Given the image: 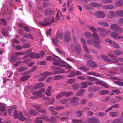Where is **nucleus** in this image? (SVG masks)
<instances>
[{"label":"nucleus","instance_id":"c03bdc74","mask_svg":"<svg viewBox=\"0 0 123 123\" xmlns=\"http://www.w3.org/2000/svg\"><path fill=\"white\" fill-rule=\"evenodd\" d=\"M87 79L90 81H94L96 80H99L96 78L91 76H89L87 78Z\"/></svg>","mask_w":123,"mask_h":123},{"label":"nucleus","instance_id":"4468645a","mask_svg":"<svg viewBox=\"0 0 123 123\" xmlns=\"http://www.w3.org/2000/svg\"><path fill=\"white\" fill-rule=\"evenodd\" d=\"M85 92L84 89H81L76 93V95L78 96H83Z\"/></svg>","mask_w":123,"mask_h":123},{"label":"nucleus","instance_id":"9b49d317","mask_svg":"<svg viewBox=\"0 0 123 123\" xmlns=\"http://www.w3.org/2000/svg\"><path fill=\"white\" fill-rule=\"evenodd\" d=\"M65 35L64 39L65 41L67 42H69L70 40V37L69 32L68 31L66 32L65 33Z\"/></svg>","mask_w":123,"mask_h":123},{"label":"nucleus","instance_id":"7c9ffc66","mask_svg":"<svg viewBox=\"0 0 123 123\" xmlns=\"http://www.w3.org/2000/svg\"><path fill=\"white\" fill-rule=\"evenodd\" d=\"M72 86L73 90H76L79 88V85L78 83H76L73 84Z\"/></svg>","mask_w":123,"mask_h":123},{"label":"nucleus","instance_id":"49530a36","mask_svg":"<svg viewBox=\"0 0 123 123\" xmlns=\"http://www.w3.org/2000/svg\"><path fill=\"white\" fill-rule=\"evenodd\" d=\"M97 31L99 32H101L103 33H105L106 32V30L104 29L101 28L100 27H98L97 28Z\"/></svg>","mask_w":123,"mask_h":123},{"label":"nucleus","instance_id":"4be33fe9","mask_svg":"<svg viewBox=\"0 0 123 123\" xmlns=\"http://www.w3.org/2000/svg\"><path fill=\"white\" fill-rule=\"evenodd\" d=\"M65 78L64 76H61L59 75H57L55 76L54 77V80H59L63 79Z\"/></svg>","mask_w":123,"mask_h":123},{"label":"nucleus","instance_id":"f704fd0d","mask_svg":"<svg viewBox=\"0 0 123 123\" xmlns=\"http://www.w3.org/2000/svg\"><path fill=\"white\" fill-rule=\"evenodd\" d=\"M109 93V91L103 90L99 92V93L101 95L107 94H108Z\"/></svg>","mask_w":123,"mask_h":123},{"label":"nucleus","instance_id":"9d476101","mask_svg":"<svg viewBox=\"0 0 123 123\" xmlns=\"http://www.w3.org/2000/svg\"><path fill=\"white\" fill-rule=\"evenodd\" d=\"M44 13L46 16L50 17L52 15L53 12L52 11L49 9H47L44 11Z\"/></svg>","mask_w":123,"mask_h":123},{"label":"nucleus","instance_id":"a18cd8bd","mask_svg":"<svg viewBox=\"0 0 123 123\" xmlns=\"http://www.w3.org/2000/svg\"><path fill=\"white\" fill-rule=\"evenodd\" d=\"M11 59L12 62H14L18 60V57L17 56H13L12 57Z\"/></svg>","mask_w":123,"mask_h":123},{"label":"nucleus","instance_id":"8fccbe9b","mask_svg":"<svg viewBox=\"0 0 123 123\" xmlns=\"http://www.w3.org/2000/svg\"><path fill=\"white\" fill-rule=\"evenodd\" d=\"M87 83L85 82H82L81 83V88H86L87 87Z\"/></svg>","mask_w":123,"mask_h":123},{"label":"nucleus","instance_id":"a878e982","mask_svg":"<svg viewBox=\"0 0 123 123\" xmlns=\"http://www.w3.org/2000/svg\"><path fill=\"white\" fill-rule=\"evenodd\" d=\"M44 86V84L42 83H38L35 85L34 86V88L36 89H38L39 88L43 87Z\"/></svg>","mask_w":123,"mask_h":123},{"label":"nucleus","instance_id":"e2e57ef3","mask_svg":"<svg viewBox=\"0 0 123 123\" xmlns=\"http://www.w3.org/2000/svg\"><path fill=\"white\" fill-rule=\"evenodd\" d=\"M68 102V100L66 99H63L60 100L59 101V102L60 103L64 104L67 103Z\"/></svg>","mask_w":123,"mask_h":123},{"label":"nucleus","instance_id":"5701e85b","mask_svg":"<svg viewBox=\"0 0 123 123\" xmlns=\"http://www.w3.org/2000/svg\"><path fill=\"white\" fill-rule=\"evenodd\" d=\"M53 74L52 73L49 72H46L43 73L42 74H40L41 76L42 77H46L49 75L51 74Z\"/></svg>","mask_w":123,"mask_h":123},{"label":"nucleus","instance_id":"0eeeda50","mask_svg":"<svg viewBox=\"0 0 123 123\" xmlns=\"http://www.w3.org/2000/svg\"><path fill=\"white\" fill-rule=\"evenodd\" d=\"M5 107L2 105H0V114L1 115H6L7 112L5 109Z\"/></svg>","mask_w":123,"mask_h":123},{"label":"nucleus","instance_id":"c85d7f7f","mask_svg":"<svg viewBox=\"0 0 123 123\" xmlns=\"http://www.w3.org/2000/svg\"><path fill=\"white\" fill-rule=\"evenodd\" d=\"M115 14V12L113 11H110L109 12L108 17L110 18H113Z\"/></svg>","mask_w":123,"mask_h":123},{"label":"nucleus","instance_id":"603ef678","mask_svg":"<svg viewBox=\"0 0 123 123\" xmlns=\"http://www.w3.org/2000/svg\"><path fill=\"white\" fill-rule=\"evenodd\" d=\"M112 45L116 49H119L120 48L119 45L116 42H114Z\"/></svg>","mask_w":123,"mask_h":123},{"label":"nucleus","instance_id":"39448f33","mask_svg":"<svg viewBox=\"0 0 123 123\" xmlns=\"http://www.w3.org/2000/svg\"><path fill=\"white\" fill-rule=\"evenodd\" d=\"M79 100L78 98L74 97L71 98L70 100V102L72 105L74 106H77L78 105V101Z\"/></svg>","mask_w":123,"mask_h":123},{"label":"nucleus","instance_id":"ddd939ff","mask_svg":"<svg viewBox=\"0 0 123 123\" xmlns=\"http://www.w3.org/2000/svg\"><path fill=\"white\" fill-rule=\"evenodd\" d=\"M101 41L100 40L99 41H94V44L93 45L95 47L97 48L100 49L102 47V46L100 43Z\"/></svg>","mask_w":123,"mask_h":123},{"label":"nucleus","instance_id":"f3484780","mask_svg":"<svg viewBox=\"0 0 123 123\" xmlns=\"http://www.w3.org/2000/svg\"><path fill=\"white\" fill-rule=\"evenodd\" d=\"M87 74L89 75H93L97 77H101L102 76L101 74L92 71L87 72Z\"/></svg>","mask_w":123,"mask_h":123},{"label":"nucleus","instance_id":"6ab92c4d","mask_svg":"<svg viewBox=\"0 0 123 123\" xmlns=\"http://www.w3.org/2000/svg\"><path fill=\"white\" fill-rule=\"evenodd\" d=\"M114 7V6L111 5H102V7L104 9L110 10L113 9Z\"/></svg>","mask_w":123,"mask_h":123},{"label":"nucleus","instance_id":"c9c22d12","mask_svg":"<svg viewBox=\"0 0 123 123\" xmlns=\"http://www.w3.org/2000/svg\"><path fill=\"white\" fill-rule=\"evenodd\" d=\"M42 119L41 117H37L35 120V122L37 123H42L43 122V121L41 119Z\"/></svg>","mask_w":123,"mask_h":123},{"label":"nucleus","instance_id":"3c124183","mask_svg":"<svg viewBox=\"0 0 123 123\" xmlns=\"http://www.w3.org/2000/svg\"><path fill=\"white\" fill-rule=\"evenodd\" d=\"M114 83L121 86H123V82L120 81H114Z\"/></svg>","mask_w":123,"mask_h":123},{"label":"nucleus","instance_id":"2eb2a0df","mask_svg":"<svg viewBox=\"0 0 123 123\" xmlns=\"http://www.w3.org/2000/svg\"><path fill=\"white\" fill-rule=\"evenodd\" d=\"M87 65L88 66L92 68H94L96 67L97 64L94 62L92 61H88L87 62Z\"/></svg>","mask_w":123,"mask_h":123},{"label":"nucleus","instance_id":"423d86ee","mask_svg":"<svg viewBox=\"0 0 123 123\" xmlns=\"http://www.w3.org/2000/svg\"><path fill=\"white\" fill-rule=\"evenodd\" d=\"M100 122L99 120L94 117H92L88 120V123H99Z\"/></svg>","mask_w":123,"mask_h":123},{"label":"nucleus","instance_id":"de8ad7c7","mask_svg":"<svg viewBox=\"0 0 123 123\" xmlns=\"http://www.w3.org/2000/svg\"><path fill=\"white\" fill-rule=\"evenodd\" d=\"M34 107L35 109V110L37 111H40L41 109V106L40 105H34L33 106Z\"/></svg>","mask_w":123,"mask_h":123},{"label":"nucleus","instance_id":"ea45409f","mask_svg":"<svg viewBox=\"0 0 123 123\" xmlns=\"http://www.w3.org/2000/svg\"><path fill=\"white\" fill-rule=\"evenodd\" d=\"M34 54L32 52H30L25 55V57H30L33 58L34 57Z\"/></svg>","mask_w":123,"mask_h":123},{"label":"nucleus","instance_id":"393cba45","mask_svg":"<svg viewBox=\"0 0 123 123\" xmlns=\"http://www.w3.org/2000/svg\"><path fill=\"white\" fill-rule=\"evenodd\" d=\"M119 27L118 25L116 24H113L110 25V28L111 29L114 30L115 31Z\"/></svg>","mask_w":123,"mask_h":123},{"label":"nucleus","instance_id":"c756f323","mask_svg":"<svg viewBox=\"0 0 123 123\" xmlns=\"http://www.w3.org/2000/svg\"><path fill=\"white\" fill-rule=\"evenodd\" d=\"M30 114L34 116L37 115L38 114V113L35 110L31 109L29 111Z\"/></svg>","mask_w":123,"mask_h":123},{"label":"nucleus","instance_id":"37998d69","mask_svg":"<svg viewBox=\"0 0 123 123\" xmlns=\"http://www.w3.org/2000/svg\"><path fill=\"white\" fill-rule=\"evenodd\" d=\"M116 5L118 6H121L123 4V1L122 0H119L117 1L116 4Z\"/></svg>","mask_w":123,"mask_h":123},{"label":"nucleus","instance_id":"6e6552de","mask_svg":"<svg viewBox=\"0 0 123 123\" xmlns=\"http://www.w3.org/2000/svg\"><path fill=\"white\" fill-rule=\"evenodd\" d=\"M96 17L98 18H103L105 16V14L102 11H98L95 13Z\"/></svg>","mask_w":123,"mask_h":123},{"label":"nucleus","instance_id":"a19ab883","mask_svg":"<svg viewBox=\"0 0 123 123\" xmlns=\"http://www.w3.org/2000/svg\"><path fill=\"white\" fill-rule=\"evenodd\" d=\"M83 47L86 53H89V50L87 47V45H83Z\"/></svg>","mask_w":123,"mask_h":123},{"label":"nucleus","instance_id":"58836bf2","mask_svg":"<svg viewBox=\"0 0 123 123\" xmlns=\"http://www.w3.org/2000/svg\"><path fill=\"white\" fill-rule=\"evenodd\" d=\"M115 31L118 35L122 33L123 32V30L122 29L119 27Z\"/></svg>","mask_w":123,"mask_h":123},{"label":"nucleus","instance_id":"bb28decb","mask_svg":"<svg viewBox=\"0 0 123 123\" xmlns=\"http://www.w3.org/2000/svg\"><path fill=\"white\" fill-rule=\"evenodd\" d=\"M30 77L29 75H24L21 77L20 80L21 81H24L28 79Z\"/></svg>","mask_w":123,"mask_h":123},{"label":"nucleus","instance_id":"bf43d9fd","mask_svg":"<svg viewBox=\"0 0 123 123\" xmlns=\"http://www.w3.org/2000/svg\"><path fill=\"white\" fill-rule=\"evenodd\" d=\"M75 113L77 117H80L82 115V113H81V111L77 110L75 112Z\"/></svg>","mask_w":123,"mask_h":123},{"label":"nucleus","instance_id":"f8f14e48","mask_svg":"<svg viewBox=\"0 0 123 123\" xmlns=\"http://www.w3.org/2000/svg\"><path fill=\"white\" fill-rule=\"evenodd\" d=\"M111 36L113 37L114 39L118 40L121 39L122 36H120L117 33L113 32L111 34Z\"/></svg>","mask_w":123,"mask_h":123},{"label":"nucleus","instance_id":"dca6fc26","mask_svg":"<svg viewBox=\"0 0 123 123\" xmlns=\"http://www.w3.org/2000/svg\"><path fill=\"white\" fill-rule=\"evenodd\" d=\"M90 5L94 7L99 8L102 7V4L100 3H98L97 2L91 3H90Z\"/></svg>","mask_w":123,"mask_h":123},{"label":"nucleus","instance_id":"5fc2aeb1","mask_svg":"<svg viewBox=\"0 0 123 123\" xmlns=\"http://www.w3.org/2000/svg\"><path fill=\"white\" fill-rule=\"evenodd\" d=\"M75 71H73L72 72L70 73V74L68 75L67 76L68 77H71L76 76Z\"/></svg>","mask_w":123,"mask_h":123},{"label":"nucleus","instance_id":"0e129e2a","mask_svg":"<svg viewBox=\"0 0 123 123\" xmlns=\"http://www.w3.org/2000/svg\"><path fill=\"white\" fill-rule=\"evenodd\" d=\"M122 121V120L121 118L116 119L113 121L114 123H118Z\"/></svg>","mask_w":123,"mask_h":123},{"label":"nucleus","instance_id":"473e14b6","mask_svg":"<svg viewBox=\"0 0 123 123\" xmlns=\"http://www.w3.org/2000/svg\"><path fill=\"white\" fill-rule=\"evenodd\" d=\"M42 93L38 91H36L33 92L32 93V94L33 95L36 96L37 97H40Z\"/></svg>","mask_w":123,"mask_h":123},{"label":"nucleus","instance_id":"69168bd1","mask_svg":"<svg viewBox=\"0 0 123 123\" xmlns=\"http://www.w3.org/2000/svg\"><path fill=\"white\" fill-rule=\"evenodd\" d=\"M31 46L29 43H25L23 45V47L24 48H29Z\"/></svg>","mask_w":123,"mask_h":123},{"label":"nucleus","instance_id":"13d9d810","mask_svg":"<svg viewBox=\"0 0 123 123\" xmlns=\"http://www.w3.org/2000/svg\"><path fill=\"white\" fill-rule=\"evenodd\" d=\"M87 100L85 99H82L80 101V104L81 105H84L86 104Z\"/></svg>","mask_w":123,"mask_h":123},{"label":"nucleus","instance_id":"1a4fd4ad","mask_svg":"<svg viewBox=\"0 0 123 123\" xmlns=\"http://www.w3.org/2000/svg\"><path fill=\"white\" fill-rule=\"evenodd\" d=\"M100 90V89L98 87L93 86L89 88L88 89V91L89 92H96L99 91Z\"/></svg>","mask_w":123,"mask_h":123},{"label":"nucleus","instance_id":"4c0bfd02","mask_svg":"<svg viewBox=\"0 0 123 123\" xmlns=\"http://www.w3.org/2000/svg\"><path fill=\"white\" fill-rule=\"evenodd\" d=\"M53 43L56 46L58 47L57 44L58 43V41L57 38H52V40Z\"/></svg>","mask_w":123,"mask_h":123},{"label":"nucleus","instance_id":"774afa93","mask_svg":"<svg viewBox=\"0 0 123 123\" xmlns=\"http://www.w3.org/2000/svg\"><path fill=\"white\" fill-rule=\"evenodd\" d=\"M84 34L85 36L87 38H89L91 37V34L89 32H86Z\"/></svg>","mask_w":123,"mask_h":123},{"label":"nucleus","instance_id":"a211bd4d","mask_svg":"<svg viewBox=\"0 0 123 123\" xmlns=\"http://www.w3.org/2000/svg\"><path fill=\"white\" fill-rule=\"evenodd\" d=\"M63 33L62 31H58L56 34V37L59 38L61 39L63 38Z\"/></svg>","mask_w":123,"mask_h":123},{"label":"nucleus","instance_id":"79ce46f5","mask_svg":"<svg viewBox=\"0 0 123 123\" xmlns=\"http://www.w3.org/2000/svg\"><path fill=\"white\" fill-rule=\"evenodd\" d=\"M2 33L4 36L7 37L8 35V33L7 32L5 29L3 28L2 30Z\"/></svg>","mask_w":123,"mask_h":123},{"label":"nucleus","instance_id":"b1692460","mask_svg":"<svg viewBox=\"0 0 123 123\" xmlns=\"http://www.w3.org/2000/svg\"><path fill=\"white\" fill-rule=\"evenodd\" d=\"M28 69V67H21L17 69L18 71L19 72L24 71Z\"/></svg>","mask_w":123,"mask_h":123},{"label":"nucleus","instance_id":"412c9836","mask_svg":"<svg viewBox=\"0 0 123 123\" xmlns=\"http://www.w3.org/2000/svg\"><path fill=\"white\" fill-rule=\"evenodd\" d=\"M92 37L95 41H99L100 38L97 34L96 33H93L92 34Z\"/></svg>","mask_w":123,"mask_h":123},{"label":"nucleus","instance_id":"052dcab7","mask_svg":"<svg viewBox=\"0 0 123 123\" xmlns=\"http://www.w3.org/2000/svg\"><path fill=\"white\" fill-rule=\"evenodd\" d=\"M46 64V62L45 61H41L40 62H39L37 63L38 65L40 64L41 65H45Z\"/></svg>","mask_w":123,"mask_h":123},{"label":"nucleus","instance_id":"7ed1b4c3","mask_svg":"<svg viewBox=\"0 0 123 123\" xmlns=\"http://www.w3.org/2000/svg\"><path fill=\"white\" fill-rule=\"evenodd\" d=\"M71 48L72 50H73L74 48H75L76 52L78 54H80L81 52V46L80 45L78 44L75 45L72 44L71 45Z\"/></svg>","mask_w":123,"mask_h":123},{"label":"nucleus","instance_id":"680f3d73","mask_svg":"<svg viewBox=\"0 0 123 123\" xmlns=\"http://www.w3.org/2000/svg\"><path fill=\"white\" fill-rule=\"evenodd\" d=\"M112 0H103V3L104 4L111 3L112 2Z\"/></svg>","mask_w":123,"mask_h":123},{"label":"nucleus","instance_id":"20e7f679","mask_svg":"<svg viewBox=\"0 0 123 123\" xmlns=\"http://www.w3.org/2000/svg\"><path fill=\"white\" fill-rule=\"evenodd\" d=\"M16 118H18L19 120L22 121L25 120L26 118L24 117L21 111L18 112V116ZM27 120L30 121L31 120V119L29 118H27L26 119Z\"/></svg>","mask_w":123,"mask_h":123},{"label":"nucleus","instance_id":"09e8293b","mask_svg":"<svg viewBox=\"0 0 123 123\" xmlns=\"http://www.w3.org/2000/svg\"><path fill=\"white\" fill-rule=\"evenodd\" d=\"M85 8L87 10H90L92 9V8L90 5L87 4H85L84 5Z\"/></svg>","mask_w":123,"mask_h":123},{"label":"nucleus","instance_id":"f03ea898","mask_svg":"<svg viewBox=\"0 0 123 123\" xmlns=\"http://www.w3.org/2000/svg\"><path fill=\"white\" fill-rule=\"evenodd\" d=\"M41 25L44 26H46L49 24H51V20L49 18H45L43 22H40Z\"/></svg>","mask_w":123,"mask_h":123},{"label":"nucleus","instance_id":"cd10ccee","mask_svg":"<svg viewBox=\"0 0 123 123\" xmlns=\"http://www.w3.org/2000/svg\"><path fill=\"white\" fill-rule=\"evenodd\" d=\"M109 115L111 117H114L118 116L119 113L117 112L112 111L110 113Z\"/></svg>","mask_w":123,"mask_h":123},{"label":"nucleus","instance_id":"aec40b11","mask_svg":"<svg viewBox=\"0 0 123 123\" xmlns=\"http://www.w3.org/2000/svg\"><path fill=\"white\" fill-rule=\"evenodd\" d=\"M116 15L118 16L122 17L123 16V10H119L115 12Z\"/></svg>","mask_w":123,"mask_h":123},{"label":"nucleus","instance_id":"2f4dec72","mask_svg":"<svg viewBox=\"0 0 123 123\" xmlns=\"http://www.w3.org/2000/svg\"><path fill=\"white\" fill-rule=\"evenodd\" d=\"M98 23L100 25L105 27H108L109 25L108 23L106 22L100 21L98 22Z\"/></svg>","mask_w":123,"mask_h":123},{"label":"nucleus","instance_id":"f257e3e1","mask_svg":"<svg viewBox=\"0 0 123 123\" xmlns=\"http://www.w3.org/2000/svg\"><path fill=\"white\" fill-rule=\"evenodd\" d=\"M107 55L113 58V59L111 60L107 56L104 55H102L101 56L102 58L107 62H110L111 63L115 64L118 63L120 62H123V58H122L119 57L117 59L116 55L110 54H107Z\"/></svg>","mask_w":123,"mask_h":123},{"label":"nucleus","instance_id":"864d4df0","mask_svg":"<svg viewBox=\"0 0 123 123\" xmlns=\"http://www.w3.org/2000/svg\"><path fill=\"white\" fill-rule=\"evenodd\" d=\"M114 53L115 55H122V51L120 50H115L114 51Z\"/></svg>","mask_w":123,"mask_h":123},{"label":"nucleus","instance_id":"4d7b16f0","mask_svg":"<svg viewBox=\"0 0 123 123\" xmlns=\"http://www.w3.org/2000/svg\"><path fill=\"white\" fill-rule=\"evenodd\" d=\"M106 113H104L103 112H99L98 113V116L101 117L105 116L106 114Z\"/></svg>","mask_w":123,"mask_h":123},{"label":"nucleus","instance_id":"338daca9","mask_svg":"<svg viewBox=\"0 0 123 123\" xmlns=\"http://www.w3.org/2000/svg\"><path fill=\"white\" fill-rule=\"evenodd\" d=\"M1 22L3 24V26L7 25V22L6 20L4 18H2L1 19Z\"/></svg>","mask_w":123,"mask_h":123},{"label":"nucleus","instance_id":"72a5a7b5","mask_svg":"<svg viewBox=\"0 0 123 123\" xmlns=\"http://www.w3.org/2000/svg\"><path fill=\"white\" fill-rule=\"evenodd\" d=\"M79 69L82 70L84 72H86L89 71V69L88 68L85 67H80Z\"/></svg>","mask_w":123,"mask_h":123},{"label":"nucleus","instance_id":"e433bc0d","mask_svg":"<svg viewBox=\"0 0 123 123\" xmlns=\"http://www.w3.org/2000/svg\"><path fill=\"white\" fill-rule=\"evenodd\" d=\"M76 81L75 79L73 78L69 79L67 81V83L68 84H72L75 82Z\"/></svg>","mask_w":123,"mask_h":123},{"label":"nucleus","instance_id":"6e6d98bb","mask_svg":"<svg viewBox=\"0 0 123 123\" xmlns=\"http://www.w3.org/2000/svg\"><path fill=\"white\" fill-rule=\"evenodd\" d=\"M63 97V96L62 92L57 95L56 96V99H60Z\"/></svg>","mask_w":123,"mask_h":123}]
</instances>
